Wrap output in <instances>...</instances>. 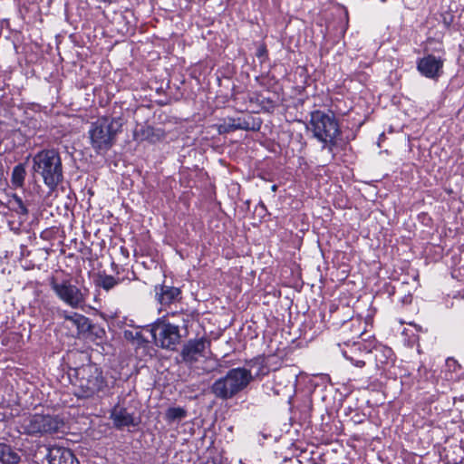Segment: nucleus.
Masks as SVG:
<instances>
[{
  "instance_id": "f257e3e1",
  "label": "nucleus",
  "mask_w": 464,
  "mask_h": 464,
  "mask_svg": "<svg viewBox=\"0 0 464 464\" xmlns=\"http://www.w3.org/2000/svg\"><path fill=\"white\" fill-rule=\"evenodd\" d=\"M32 161L33 171L41 176L44 185L51 191L55 190L63 179L60 153L54 149H44L34 154Z\"/></svg>"
},
{
  "instance_id": "f03ea898",
  "label": "nucleus",
  "mask_w": 464,
  "mask_h": 464,
  "mask_svg": "<svg viewBox=\"0 0 464 464\" xmlns=\"http://www.w3.org/2000/svg\"><path fill=\"white\" fill-rule=\"evenodd\" d=\"M74 394L78 398H92L101 396L108 391V382L102 370L96 364L82 365L74 370Z\"/></svg>"
},
{
  "instance_id": "7ed1b4c3",
  "label": "nucleus",
  "mask_w": 464,
  "mask_h": 464,
  "mask_svg": "<svg viewBox=\"0 0 464 464\" xmlns=\"http://www.w3.org/2000/svg\"><path fill=\"white\" fill-rule=\"evenodd\" d=\"M121 128V118H98L92 122L88 131L92 148L98 154L107 152L114 145Z\"/></svg>"
},
{
  "instance_id": "20e7f679",
  "label": "nucleus",
  "mask_w": 464,
  "mask_h": 464,
  "mask_svg": "<svg viewBox=\"0 0 464 464\" xmlns=\"http://www.w3.org/2000/svg\"><path fill=\"white\" fill-rule=\"evenodd\" d=\"M310 129L314 137L321 141L324 149L333 153L334 147L337 143V138L341 135V130L337 119L333 111L324 112L316 110L310 115Z\"/></svg>"
},
{
  "instance_id": "39448f33",
  "label": "nucleus",
  "mask_w": 464,
  "mask_h": 464,
  "mask_svg": "<svg viewBox=\"0 0 464 464\" xmlns=\"http://www.w3.org/2000/svg\"><path fill=\"white\" fill-rule=\"evenodd\" d=\"M253 380L250 370L237 367L216 380L211 385V392L218 399L228 400L243 391Z\"/></svg>"
},
{
  "instance_id": "423d86ee",
  "label": "nucleus",
  "mask_w": 464,
  "mask_h": 464,
  "mask_svg": "<svg viewBox=\"0 0 464 464\" xmlns=\"http://www.w3.org/2000/svg\"><path fill=\"white\" fill-rule=\"evenodd\" d=\"M20 424L24 433L37 436L57 432L63 421L57 415L35 413L24 416Z\"/></svg>"
},
{
  "instance_id": "0eeeda50",
  "label": "nucleus",
  "mask_w": 464,
  "mask_h": 464,
  "mask_svg": "<svg viewBox=\"0 0 464 464\" xmlns=\"http://www.w3.org/2000/svg\"><path fill=\"white\" fill-rule=\"evenodd\" d=\"M49 285L56 297L72 309L82 307L87 298V291L72 285L71 279L58 280L55 276L49 278Z\"/></svg>"
},
{
  "instance_id": "6e6552de",
  "label": "nucleus",
  "mask_w": 464,
  "mask_h": 464,
  "mask_svg": "<svg viewBox=\"0 0 464 464\" xmlns=\"http://www.w3.org/2000/svg\"><path fill=\"white\" fill-rule=\"evenodd\" d=\"M155 344L162 349L176 350L180 343L179 327L172 324L164 318H159L147 326Z\"/></svg>"
},
{
  "instance_id": "1a4fd4ad",
  "label": "nucleus",
  "mask_w": 464,
  "mask_h": 464,
  "mask_svg": "<svg viewBox=\"0 0 464 464\" xmlns=\"http://www.w3.org/2000/svg\"><path fill=\"white\" fill-rule=\"evenodd\" d=\"M343 356L356 367L365 365L364 358L372 353V347L363 341H347L338 344Z\"/></svg>"
},
{
  "instance_id": "9d476101",
  "label": "nucleus",
  "mask_w": 464,
  "mask_h": 464,
  "mask_svg": "<svg viewBox=\"0 0 464 464\" xmlns=\"http://www.w3.org/2000/svg\"><path fill=\"white\" fill-rule=\"evenodd\" d=\"M209 345L210 341L204 337L188 340L180 352L182 361L191 367L200 357L204 356V352Z\"/></svg>"
},
{
  "instance_id": "9b49d317",
  "label": "nucleus",
  "mask_w": 464,
  "mask_h": 464,
  "mask_svg": "<svg viewBox=\"0 0 464 464\" xmlns=\"http://www.w3.org/2000/svg\"><path fill=\"white\" fill-rule=\"evenodd\" d=\"M444 59L436 57L433 54H428L417 61V70L419 72L429 79L436 80L443 72Z\"/></svg>"
},
{
  "instance_id": "f8f14e48",
  "label": "nucleus",
  "mask_w": 464,
  "mask_h": 464,
  "mask_svg": "<svg viewBox=\"0 0 464 464\" xmlns=\"http://www.w3.org/2000/svg\"><path fill=\"white\" fill-rule=\"evenodd\" d=\"M110 419L117 430H122L125 427L136 426L139 421L136 420L133 412H130L127 408L121 404H116L110 411Z\"/></svg>"
},
{
  "instance_id": "ddd939ff",
  "label": "nucleus",
  "mask_w": 464,
  "mask_h": 464,
  "mask_svg": "<svg viewBox=\"0 0 464 464\" xmlns=\"http://www.w3.org/2000/svg\"><path fill=\"white\" fill-rule=\"evenodd\" d=\"M46 458L49 464H80L70 449L60 446L49 447Z\"/></svg>"
},
{
  "instance_id": "4468645a",
  "label": "nucleus",
  "mask_w": 464,
  "mask_h": 464,
  "mask_svg": "<svg viewBox=\"0 0 464 464\" xmlns=\"http://www.w3.org/2000/svg\"><path fill=\"white\" fill-rule=\"evenodd\" d=\"M58 314L60 318L70 322L77 329L78 335L85 334L92 328L91 320L83 314L75 312L69 313L65 310L60 311Z\"/></svg>"
},
{
  "instance_id": "2eb2a0df",
  "label": "nucleus",
  "mask_w": 464,
  "mask_h": 464,
  "mask_svg": "<svg viewBox=\"0 0 464 464\" xmlns=\"http://www.w3.org/2000/svg\"><path fill=\"white\" fill-rule=\"evenodd\" d=\"M156 299L161 305H169L180 298L179 288L165 285H155Z\"/></svg>"
},
{
  "instance_id": "dca6fc26",
  "label": "nucleus",
  "mask_w": 464,
  "mask_h": 464,
  "mask_svg": "<svg viewBox=\"0 0 464 464\" xmlns=\"http://www.w3.org/2000/svg\"><path fill=\"white\" fill-rule=\"evenodd\" d=\"M373 353L375 365L379 370H385L393 362V352L391 348L384 345H377L372 348Z\"/></svg>"
},
{
  "instance_id": "f3484780",
  "label": "nucleus",
  "mask_w": 464,
  "mask_h": 464,
  "mask_svg": "<svg viewBox=\"0 0 464 464\" xmlns=\"http://www.w3.org/2000/svg\"><path fill=\"white\" fill-rule=\"evenodd\" d=\"M253 128L244 118H227L218 126L219 134L230 133L237 130H249Z\"/></svg>"
},
{
  "instance_id": "a211bd4d",
  "label": "nucleus",
  "mask_w": 464,
  "mask_h": 464,
  "mask_svg": "<svg viewBox=\"0 0 464 464\" xmlns=\"http://www.w3.org/2000/svg\"><path fill=\"white\" fill-rule=\"evenodd\" d=\"M134 137L139 140H148L150 142H156L160 140V135L156 133V130L150 125H142L134 132Z\"/></svg>"
},
{
  "instance_id": "6ab92c4d",
  "label": "nucleus",
  "mask_w": 464,
  "mask_h": 464,
  "mask_svg": "<svg viewBox=\"0 0 464 464\" xmlns=\"http://www.w3.org/2000/svg\"><path fill=\"white\" fill-rule=\"evenodd\" d=\"M121 281V280L120 278H116L111 275L99 273L95 279V285L108 292L118 285Z\"/></svg>"
},
{
  "instance_id": "aec40b11",
  "label": "nucleus",
  "mask_w": 464,
  "mask_h": 464,
  "mask_svg": "<svg viewBox=\"0 0 464 464\" xmlns=\"http://www.w3.org/2000/svg\"><path fill=\"white\" fill-rule=\"evenodd\" d=\"M20 457L9 445L0 442V461L3 464H17Z\"/></svg>"
},
{
  "instance_id": "412c9836",
  "label": "nucleus",
  "mask_w": 464,
  "mask_h": 464,
  "mask_svg": "<svg viewBox=\"0 0 464 464\" xmlns=\"http://www.w3.org/2000/svg\"><path fill=\"white\" fill-rule=\"evenodd\" d=\"M26 177L25 166L23 163L15 165L12 170L11 184L14 188H19L24 186Z\"/></svg>"
},
{
  "instance_id": "4be33fe9",
  "label": "nucleus",
  "mask_w": 464,
  "mask_h": 464,
  "mask_svg": "<svg viewBox=\"0 0 464 464\" xmlns=\"http://www.w3.org/2000/svg\"><path fill=\"white\" fill-rule=\"evenodd\" d=\"M363 324L360 318H352L349 321H343L341 325L343 331L351 330L353 338H359L363 334Z\"/></svg>"
},
{
  "instance_id": "5701e85b",
  "label": "nucleus",
  "mask_w": 464,
  "mask_h": 464,
  "mask_svg": "<svg viewBox=\"0 0 464 464\" xmlns=\"http://www.w3.org/2000/svg\"><path fill=\"white\" fill-rule=\"evenodd\" d=\"M123 337L125 340L131 342L132 343H136L139 346H143L149 343V341L144 337L141 331L139 330H125L123 332Z\"/></svg>"
},
{
  "instance_id": "b1692460",
  "label": "nucleus",
  "mask_w": 464,
  "mask_h": 464,
  "mask_svg": "<svg viewBox=\"0 0 464 464\" xmlns=\"http://www.w3.org/2000/svg\"><path fill=\"white\" fill-rule=\"evenodd\" d=\"M187 411L181 407H171L166 411L165 419L168 422L182 420L186 417Z\"/></svg>"
},
{
  "instance_id": "393cba45",
  "label": "nucleus",
  "mask_w": 464,
  "mask_h": 464,
  "mask_svg": "<svg viewBox=\"0 0 464 464\" xmlns=\"http://www.w3.org/2000/svg\"><path fill=\"white\" fill-rule=\"evenodd\" d=\"M9 204L11 205V208L15 211L19 215L26 216L28 214V209L24 202L22 200L20 197L17 195H14L13 198L9 200Z\"/></svg>"
},
{
  "instance_id": "a878e982",
  "label": "nucleus",
  "mask_w": 464,
  "mask_h": 464,
  "mask_svg": "<svg viewBox=\"0 0 464 464\" xmlns=\"http://www.w3.org/2000/svg\"><path fill=\"white\" fill-rule=\"evenodd\" d=\"M256 57L260 60L261 63L265 62L268 58V52L266 46L265 44H261L256 53Z\"/></svg>"
},
{
  "instance_id": "bb28decb",
  "label": "nucleus",
  "mask_w": 464,
  "mask_h": 464,
  "mask_svg": "<svg viewBox=\"0 0 464 464\" xmlns=\"http://www.w3.org/2000/svg\"><path fill=\"white\" fill-rule=\"evenodd\" d=\"M446 366L449 367L450 369H452L453 371H456L457 369L460 368V366L458 363V362L456 360L452 359V358H449L446 361Z\"/></svg>"
},
{
  "instance_id": "cd10ccee",
  "label": "nucleus",
  "mask_w": 464,
  "mask_h": 464,
  "mask_svg": "<svg viewBox=\"0 0 464 464\" xmlns=\"http://www.w3.org/2000/svg\"><path fill=\"white\" fill-rule=\"evenodd\" d=\"M411 301H412V296H411V295H404V296L401 298V304H411Z\"/></svg>"
},
{
  "instance_id": "c85d7f7f",
  "label": "nucleus",
  "mask_w": 464,
  "mask_h": 464,
  "mask_svg": "<svg viewBox=\"0 0 464 464\" xmlns=\"http://www.w3.org/2000/svg\"><path fill=\"white\" fill-rule=\"evenodd\" d=\"M263 362V360L260 359V358H256L255 360H252L249 364H250V367H254L256 365H261Z\"/></svg>"
},
{
  "instance_id": "c756f323",
  "label": "nucleus",
  "mask_w": 464,
  "mask_h": 464,
  "mask_svg": "<svg viewBox=\"0 0 464 464\" xmlns=\"http://www.w3.org/2000/svg\"><path fill=\"white\" fill-rule=\"evenodd\" d=\"M212 464H223V463H222L221 459H213Z\"/></svg>"
},
{
  "instance_id": "7c9ffc66",
  "label": "nucleus",
  "mask_w": 464,
  "mask_h": 464,
  "mask_svg": "<svg viewBox=\"0 0 464 464\" xmlns=\"http://www.w3.org/2000/svg\"><path fill=\"white\" fill-rule=\"evenodd\" d=\"M267 102L270 104V107H274L273 102L269 99H267Z\"/></svg>"
},
{
  "instance_id": "2f4dec72",
  "label": "nucleus",
  "mask_w": 464,
  "mask_h": 464,
  "mask_svg": "<svg viewBox=\"0 0 464 464\" xmlns=\"http://www.w3.org/2000/svg\"><path fill=\"white\" fill-rule=\"evenodd\" d=\"M259 373L264 374V372H262V370H260L258 372H256V375H259Z\"/></svg>"
}]
</instances>
